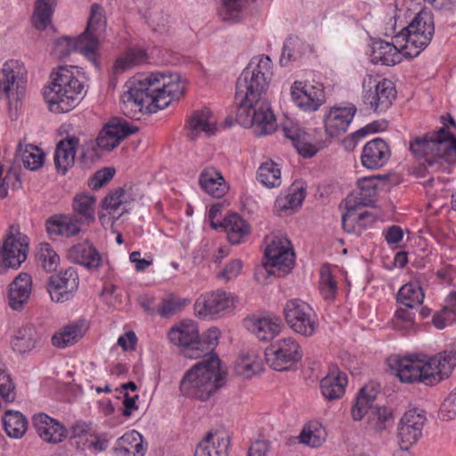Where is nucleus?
I'll list each match as a JSON object with an SVG mask.
<instances>
[{
  "label": "nucleus",
  "mask_w": 456,
  "mask_h": 456,
  "mask_svg": "<svg viewBox=\"0 0 456 456\" xmlns=\"http://www.w3.org/2000/svg\"><path fill=\"white\" fill-rule=\"evenodd\" d=\"M273 62L268 55L253 57L237 79L236 122L253 128L257 136L275 131L277 124L269 102L265 100L273 76Z\"/></svg>",
  "instance_id": "1"
},
{
  "label": "nucleus",
  "mask_w": 456,
  "mask_h": 456,
  "mask_svg": "<svg viewBox=\"0 0 456 456\" xmlns=\"http://www.w3.org/2000/svg\"><path fill=\"white\" fill-rule=\"evenodd\" d=\"M388 363L403 383L434 386L452 374L456 367V350H445L433 356L423 354L392 356Z\"/></svg>",
  "instance_id": "2"
},
{
  "label": "nucleus",
  "mask_w": 456,
  "mask_h": 456,
  "mask_svg": "<svg viewBox=\"0 0 456 456\" xmlns=\"http://www.w3.org/2000/svg\"><path fill=\"white\" fill-rule=\"evenodd\" d=\"M225 372L216 355L204 358L187 370L180 382L181 394L189 398L207 401L224 385Z\"/></svg>",
  "instance_id": "3"
},
{
  "label": "nucleus",
  "mask_w": 456,
  "mask_h": 456,
  "mask_svg": "<svg viewBox=\"0 0 456 456\" xmlns=\"http://www.w3.org/2000/svg\"><path fill=\"white\" fill-rule=\"evenodd\" d=\"M74 66H60L51 74V84L44 91L49 110L55 113L69 112L84 98V84L74 76Z\"/></svg>",
  "instance_id": "4"
},
{
  "label": "nucleus",
  "mask_w": 456,
  "mask_h": 456,
  "mask_svg": "<svg viewBox=\"0 0 456 456\" xmlns=\"http://www.w3.org/2000/svg\"><path fill=\"white\" fill-rule=\"evenodd\" d=\"M107 20L103 7L94 3L90 8V15L85 31L77 38L65 37L61 41L66 43L67 48L61 52L62 57L77 52L91 61L95 67L99 66L96 58L99 37L105 32Z\"/></svg>",
  "instance_id": "5"
},
{
  "label": "nucleus",
  "mask_w": 456,
  "mask_h": 456,
  "mask_svg": "<svg viewBox=\"0 0 456 456\" xmlns=\"http://www.w3.org/2000/svg\"><path fill=\"white\" fill-rule=\"evenodd\" d=\"M146 81H142V77L137 76L126 84V90L121 95V110L123 113L130 118L140 119L142 113H155L159 110H164L173 101L170 98L160 101L156 107L151 110L153 102L151 98L157 97L158 92H151L150 86L144 85Z\"/></svg>",
  "instance_id": "6"
},
{
  "label": "nucleus",
  "mask_w": 456,
  "mask_h": 456,
  "mask_svg": "<svg viewBox=\"0 0 456 456\" xmlns=\"http://www.w3.org/2000/svg\"><path fill=\"white\" fill-rule=\"evenodd\" d=\"M435 32V24L431 12L425 9L418 12L410 24L395 36L397 44L404 41V45H400L404 50V55L409 58L418 56L431 42Z\"/></svg>",
  "instance_id": "7"
},
{
  "label": "nucleus",
  "mask_w": 456,
  "mask_h": 456,
  "mask_svg": "<svg viewBox=\"0 0 456 456\" xmlns=\"http://www.w3.org/2000/svg\"><path fill=\"white\" fill-rule=\"evenodd\" d=\"M377 394L378 392L373 386L362 387L352 408V416L354 420H361L366 416L371 428L382 431L387 428V423L392 420L393 414L389 408L373 404Z\"/></svg>",
  "instance_id": "8"
},
{
  "label": "nucleus",
  "mask_w": 456,
  "mask_h": 456,
  "mask_svg": "<svg viewBox=\"0 0 456 456\" xmlns=\"http://www.w3.org/2000/svg\"><path fill=\"white\" fill-rule=\"evenodd\" d=\"M18 62L6 61L0 70V99L3 96L8 100V114L12 120L18 119L25 96L24 86L20 84L19 71H16Z\"/></svg>",
  "instance_id": "9"
},
{
  "label": "nucleus",
  "mask_w": 456,
  "mask_h": 456,
  "mask_svg": "<svg viewBox=\"0 0 456 456\" xmlns=\"http://www.w3.org/2000/svg\"><path fill=\"white\" fill-rule=\"evenodd\" d=\"M266 261L263 269L272 275L280 276V272L289 273L295 262V253L290 241L285 237H274L265 250Z\"/></svg>",
  "instance_id": "10"
},
{
  "label": "nucleus",
  "mask_w": 456,
  "mask_h": 456,
  "mask_svg": "<svg viewBox=\"0 0 456 456\" xmlns=\"http://www.w3.org/2000/svg\"><path fill=\"white\" fill-rule=\"evenodd\" d=\"M287 324L296 333L304 337H311L315 333L318 323L314 309L301 299L289 300L283 308Z\"/></svg>",
  "instance_id": "11"
},
{
  "label": "nucleus",
  "mask_w": 456,
  "mask_h": 456,
  "mask_svg": "<svg viewBox=\"0 0 456 456\" xmlns=\"http://www.w3.org/2000/svg\"><path fill=\"white\" fill-rule=\"evenodd\" d=\"M142 81H146L144 85L150 86L151 92H158L159 94L151 98L152 105L151 110L157 107L162 100L170 98L172 101L178 100L184 94V86L179 83V75L166 74L165 72H151L149 74L139 75Z\"/></svg>",
  "instance_id": "12"
},
{
  "label": "nucleus",
  "mask_w": 456,
  "mask_h": 456,
  "mask_svg": "<svg viewBox=\"0 0 456 456\" xmlns=\"http://www.w3.org/2000/svg\"><path fill=\"white\" fill-rule=\"evenodd\" d=\"M456 135L448 130L446 123L437 131L426 134L422 137H415L410 142V151L418 159H423L425 163L444 149L448 143L452 142Z\"/></svg>",
  "instance_id": "13"
},
{
  "label": "nucleus",
  "mask_w": 456,
  "mask_h": 456,
  "mask_svg": "<svg viewBox=\"0 0 456 456\" xmlns=\"http://www.w3.org/2000/svg\"><path fill=\"white\" fill-rule=\"evenodd\" d=\"M265 354L270 366L279 371L288 370L303 356L300 346L290 337L273 342L265 349Z\"/></svg>",
  "instance_id": "14"
},
{
  "label": "nucleus",
  "mask_w": 456,
  "mask_h": 456,
  "mask_svg": "<svg viewBox=\"0 0 456 456\" xmlns=\"http://www.w3.org/2000/svg\"><path fill=\"white\" fill-rule=\"evenodd\" d=\"M168 338L174 345L180 347L181 353L186 358H200V334L197 323L187 320L180 322L179 325L173 327L168 332Z\"/></svg>",
  "instance_id": "15"
},
{
  "label": "nucleus",
  "mask_w": 456,
  "mask_h": 456,
  "mask_svg": "<svg viewBox=\"0 0 456 456\" xmlns=\"http://www.w3.org/2000/svg\"><path fill=\"white\" fill-rule=\"evenodd\" d=\"M369 78V89H366V82H363V102L369 104L375 112L387 111L396 97V90L394 83L389 79H382L379 81Z\"/></svg>",
  "instance_id": "16"
},
{
  "label": "nucleus",
  "mask_w": 456,
  "mask_h": 456,
  "mask_svg": "<svg viewBox=\"0 0 456 456\" xmlns=\"http://www.w3.org/2000/svg\"><path fill=\"white\" fill-rule=\"evenodd\" d=\"M138 131L136 126L131 125L122 118H112L107 122L96 138L97 146L106 151H110L130 134Z\"/></svg>",
  "instance_id": "17"
},
{
  "label": "nucleus",
  "mask_w": 456,
  "mask_h": 456,
  "mask_svg": "<svg viewBox=\"0 0 456 456\" xmlns=\"http://www.w3.org/2000/svg\"><path fill=\"white\" fill-rule=\"evenodd\" d=\"M78 284L77 271L73 267H69L49 277L47 291L53 301L63 303L74 297Z\"/></svg>",
  "instance_id": "18"
},
{
  "label": "nucleus",
  "mask_w": 456,
  "mask_h": 456,
  "mask_svg": "<svg viewBox=\"0 0 456 456\" xmlns=\"http://www.w3.org/2000/svg\"><path fill=\"white\" fill-rule=\"evenodd\" d=\"M427 421L424 411L418 409L407 411L398 427L400 450H407L422 436V429Z\"/></svg>",
  "instance_id": "19"
},
{
  "label": "nucleus",
  "mask_w": 456,
  "mask_h": 456,
  "mask_svg": "<svg viewBox=\"0 0 456 456\" xmlns=\"http://www.w3.org/2000/svg\"><path fill=\"white\" fill-rule=\"evenodd\" d=\"M293 102L304 111H315L325 102V93L322 84L315 86L295 81L290 88Z\"/></svg>",
  "instance_id": "20"
},
{
  "label": "nucleus",
  "mask_w": 456,
  "mask_h": 456,
  "mask_svg": "<svg viewBox=\"0 0 456 456\" xmlns=\"http://www.w3.org/2000/svg\"><path fill=\"white\" fill-rule=\"evenodd\" d=\"M28 238L18 232L10 233L4 240L0 250V261L5 268L17 269L27 259Z\"/></svg>",
  "instance_id": "21"
},
{
  "label": "nucleus",
  "mask_w": 456,
  "mask_h": 456,
  "mask_svg": "<svg viewBox=\"0 0 456 456\" xmlns=\"http://www.w3.org/2000/svg\"><path fill=\"white\" fill-rule=\"evenodd\" d=\"M194 306L196 314L207 319L233 308L234 301L229 293L216 290L200 297Z\"/></svg>",
  "instance_id": "22"
},
{
  "label": "nucleus",
  "mask_w": 456,
  "mask_h": 456,
  "mask_svg": "<svg viewBox=\"0 0 456 456\" xmlns=\"http://www.w3.org/2000/svg\"><path fill=\"white\" fill-rule=\"evenodd\" d=\"M33 425L40 438L49 444H60L68 435L67 428L60 421L45 413L35 414Z\"/></svg>",
  "instance_id": "23"
},
{
  "label": "nucleus",
  "mask_w": 456,
  "mask_h": 456,
  "mask_svg": "<svg viewBox=\"0 0 456 456\" xmlns=\"http://www.w3.org/2000/svg\"><path fill=\"white\" fill-rule=\"evenodd\" d=\"M244 327L258 340L268 342L273 340L281 330V320L269 316H248L243 320Z\"/></svg>",
  "instance_id": "24"
},
{
  "label": "nucleus",
  "mask_w": 456,
  "mask_h": 456,
  "mask_svg": "<svg viewBox=\"0 0 456 456\" xmlns=\"http://www.w3.org/2000/svg\"><path fill=\"white\" fill-rule=\"evenodd\" d=\"M356 107L350 104L346 107H332L325 115V131L330 137H337L345 133L352 122Z\"/></svg>",
  "instance_id": "25"
},
{
  "label": "nucleus",
  "mask_w": 456,
  "mask_h": 456,
  "mask_svg": "<svg viewBox=\"0 0 456 456\" xmlns=\"http://www.w3.org/2000/svg\"><path fill=\"white\" fill-rule=\"evenodd\" d=\"M360 207L355 204L343 215L342 227L346 232L361 235L378 220L379 216L373 210L357 212Z\"/></svg>",
  "instance_id": "26"
},
{
  "label": "nucleus",
  "mask_w": 456,
  "mask_h": 456,
  "mask_svg": "<svg viewBox=\"0 0 456 456\" xmlns=\"http://www.w3.org/2000/svg\"><path fill=\"white\" fill-rule=\"evenodd\" d=\"M390 155L387 143L383 139L377 137L364 145L361 160L362 166L366 168L378 169L386 165Z\"/></svg>",
  "instance_id": "27"
},
{
  "label": "nucleus",
  "mask_w": 456,
  "mask_h": 456,
  "mask_svg": "<svg viewBox=\"0 0 456 456\" xmlns=\"http://www.w3.org/2000/svg\"><path fill=\"white\" fill-rule=\"evenodd\" d=\"M187 137L195 141L204 133L210 136L216 134V125L212 112L208 108L194 110L186 123Z\"/></svg>",
  "instance_id": "28"
},
{
  "label": "nucleus",
  "mask_w": 456,
  "mask_h": 456,
  "mask_svg": "<svg viewBox=\"0 0 456 456\" xmlns=\"http://www.w3.org/2000/svg\"><path fill=\"white\" fill-rule=\"evenodd\" d=\"M230 436L222 432H208L197 444L194 456H228Z\"/></svg>",
  "instance_id": "29"
},
{
  "label": "nucleus",
  "mask_w": 456,
  "mask_h": 456,
  "mask_svg": "<svg viewBox=\"0 0 456 456\" xmlns=\"http://www.w3.org/2000/svg\"><path fill=\"white\" fill-rule=\"evenodd\" d=\"M347 376L336 365L330 367L326 376L320 382L322 395L329 401L339 399L345 394Z\"/></svg>",
  "instance_id": "30"
},
{
  "label": "nucleus",
  "mask_w": 456,
  "mask_h": 456,
  "mask_svg": "<svg viewBox=\"0 0 456 456\" xmlns=\"http://www.w3.org/2000/svg\"><path fill=\"white\" fill-rule=\"evenodd\" d=\"M83 225L85 224L72 214L54 215L45 222V228L49 234L68 238L78 234L82 231Z\"/></svg>",
  "instance_id": "31"
},
{
  "label": "nucleus",
  "mask_w": 456,
  "mask_h": 456,
  "mask_svg": "<svg viewBox=\"0 0 456 456\" xmlns=\"http://www.w3.org/2000/svg\"><path fill=\"white\" fill-rule=\"evenodd\" d=\"M32 287V278L27 273H20L9 285V305L13 310H20L27 303Z\"/></svg>",
  "instance_id": "32"
},
{
  "label": "nucleus",
  "mask_w": 456,
  "mask_h": 456,
  "mask_svg": "<svg viewBox=\"0 0 456 456\" xmlns=\"http://www.w3.org/2000/svg\"><path fill=\"white\" fill-rule=\"evenodd\" d=\"M68 256L73 263L86 268L96 269L102 264L100 253L88 240L72 246L68 251Z\"/></svg>",
  "instance_id": "33"
},
{
  "label": "nucleus",
  "mask_w": 456,
  "mask_h": 456,
  "mask_svg": "<svg viewBox=\"0 0 456 456\" xmlns=\"http://www.w3.org/2000/svg\"><path fill=\"white\" fill-rule=\"evenodd\" d=\"M79 140L75 136H68L60 141L54 153V164L57 171L65 175L73 167Z\"/></svg>",
  "instance_id": "34"
},
{
  "label": "nucleus",
  "mask_w": 456,
  "mask_h": 456,
  "mask_svg": "<svg viewBox=\"0 0 456 456\" xmlns=\"http://www.w3.org/2000/svg\"><path fill=\"white\" fill-rule=\"evenodd\" d=\"M219 226L224 229L229 241L234 245L241 243L250 233L249 224L237 213L228 214Z\"/></svg>",
  "instance_id": "35"
},
{
  "label": "nucleus",
  "mask_w": 456,
  "mask_h": 456,
  "mask_svg": "<svg viewBox=\"0 0 456 456\" xmlns=\"http://www.w3.org/2000/svg\"><path fill=\"white\" fill-rule=\"evenodd\" d=\"M83 321L70 322L55 332L52 337V344L58 348H66L75 345L85 334Z\"/></svg>",
  "instance_id": "36"
},
{
  "label": "nucleus",
  "mask_w": 456,
  "mask_h": 456,
  "mask_svg": "<svg viewBox=\"0 0 456 456\" xmlns=\"http://www.w3.org/2000/svg\"><path fill=\"white\" fill-rule=\"evenodd\" d=\"M402 56L399 49L394 43L379 40L373 43L371 61L375 64L394 66L400 63Z\"/></svg>",
  "instance_id": "37"
},
{
  "label": "nucleus",
  "mask_w": 456,
  "mask_h": 456,
  "mask_svg": "<svg viewBox=\"0 0 456 456\" xmlns=\"http://www.w3.org/2000/svg\"><path fill=\"white\" fill-rule=\"evenodd\" d=\"M387 176L370 175L358 180L359 193L355 197L356 206L374 207L379 183Z\"/></svg>",
  "instance_id": "38"
},
{
  "label": "nucleus",
  "mask_w": 456,
  "mask_h": 456,
  "mask_svg": "<svg viewBox=\"0 0 456 456\" xmlns=\"http://www.w3.org/2000/svg\"><path fill=\"white\" fill-rule=\"evenodd\" d=\"M96 198L86 193L77 194L72 201V215L85 225H90L95 221L94 205Z\"/></svg>",
  "instance_id": "39"
},
{
  "label": "nucleus",
  "mask_w": 456,
  "mask_h": 456,
  "mask_svg": "<svg viewBox=\"0 0 456 456\" xmlns=\"http://www.w3.org/2000/svg\"><path fill=\"white\" fill-rule=\"evenodd\" d=\"M38 339L39 336L36 328L32 324L27 323L18 329L11 344L14 351L25 354L36 346Z\"/></svg>",
  "instance_id": "40"
},
{
  "label": "nucleus",
  "mask_w": 456,
  "mask_h": 456,
  "mask_svg": "<svg viewBox=\"0 0 456 456\" xmlns=\"http://www.w3.org/2000/svg\"><path fill=\"white\" fill-rule=\"evenodd\" d=\"M200 184L201 188L214 198L224 196L226 186L223 176L215 169H206L200 175Z\"/></svg>",
  "instance_id": "41"
},
{
  "label": "nucleus",
  "mask_w": 456,
  "mask_h": 456,
  "mask_svg": "<svg viewBox=\"0 0 456 456\" xmlns=\"http://www.w3.org/2000/svg\"><path fill=\"white\" fill-rule=\"evenodd\" d=\"M425 295L417 282H408L399 289L396 301L407 308H415L422 305Z\"/></svg>",
  "instance_id": "42"
},
{
  "label": "nucleus",
  "mask_w": 456,
  "mask_h": 456,
  "mask_svg": "<svg viewBox=\"0 0 456 456\" xmlns=\"http://www.w3.org/2000/svg\"><path fill=\"white\" fill-rule=\"evenodd\" d=\"M284 136L289 139L298 154L304 158H311L315 155V147L308 142L306 134L298 127H284Z\"/></svg>",
  "instance_id": "43"
},
{
  "label": "nucleus",
  "mask_w": 456,
  "mask_h": 456,
  "mask_svg": "<svg viewBox=\"0 0 456 456\" xmlns=\"http://www.w3.org/2000/svg\"><path fill=\"white\" fill-rule=\"evenodd\" d=\"M3 426L7 436L20 438L27 430L28 421L18 411H7L2 418Z\"/></svg>",
  "instance_id": "44"
},
{
  "label": "nucleus",
  "mask_w": 456,
  "mask_h": 456,
  "mask_svg": "<svg viewBox=\"0 0 456 456\" xmlns=\"http://www.w3.org/2000/svg\"><path fill=\"white\" fill-rule=\"evenodd\" d=\"M305 186L302 182L294 183L287 195L276 200V207L281 210L295 209L301 207L305 198Z\"/></svg>",
  "instance_id": "45"
},
{
  "label": "nucleus",
  "mask_w": 456,
  "mask_h": 456,
  "mask_svg": "<svg viewBox=\"0 0 456 456\" xmlns=\"http://www.w3.org/2000/svg\"><path fill=\"white\" fill-rule=\"evenodd\" d=\"M20 157L23 166L32 171L40 168L44 163L45 154L37 146L20 142L17 147L16 158Z\"/></svg>",
  "instance_id": "46"
},
{
  "label": "nucleus",
  "mask_w": 456,
  "mask_h": 456,
  "mask_svg": "<svg viewBox=\"0 0 456 456\" xmlns=\"http://www.w3.org/2000/svg\"><path fill=\"white\" fill-rule=\"evenodd\" d=\"M36 257L41 267L47 273L55 271L60 264V256L49 243L38 245Z\"/></svg>",
  "instance_id": "47"
},
{
  "label": "nucleus",
  "mask_w": 456,
  "mask_h": 456,
  "mask_svg": "<svg viewBox=\"0 0 456 456\" xmlns=\"http://www.w3.org/2000/svg\"><path fill=\"white\" fill-rule=\"evenodd\" d=\"M53 12V0H37L33 14V23L37 29L44 30L51 22Z\"/></svg>",
  "instance_id": "48"
},
{
  "label": "nucleus",
  "mask_w": 456,
  "mask_h": 456,
  "mask_svg": "<svg viewBox=\"0 0 456 456\" xmlns=\"http://www.w3.org/2000/svg\"><path fill=\"white\" fill-rule=\"evenodd\" d=\"M258 181L268 188L277 187L281 184V170L273 161L263 163L257 170Z\"/></svg>",
  "instance_id": "49"
},
{
  "label": "nucleus",
  "mask_w": 456,
  "mask_h": 456,
  "mask_svg": "<svg viewBox=\"0 0 456 456\" xmlns=\"http://www.w3.org/2000/svg\"><path fill=\"white\" fill-rule=\"evenodd\" d=\"M20 174L15 167H10L4 171L0 164V199H4L8 194V189L18 190L21 187Z\"/></svg>",
  "instance_id": "50"
},
{
  "label": "nucleus",
  "mask_w": 456,
  "mask_h": 456,
  "mask_svg": "<svg viewBox=\"0 0 456 456\" xmlns=\"http://www.w3.org/2000/svg\"><path fill=\"white\" fill-rule=\"evenodd\" d=\"M245 0H222L218 12L224 21L238 22L241 18V10Z\"/></svg>",
  "instance_id": "51"
},
{
  "label": "nucleus",
  "mask_w": 456,
  "mask_h": 456,
  "mask_svg": "<svg viewBox=\"0 0 456 456\" xmlns=\"http://www.w3.org/2000/svg\"><path fill=\"white\" fill-rule=\"evenodd\" d=\"M0 395L4 403L13 402L15 399V386L10 376L5 372V365L0 360Z\"/></svg>",
  "instance_id": "52"
},
{
  "label": "nucleus",
  "mask_w": 456,
  "mask_h": 456,
  "mask_svg": "<svg viewBox=\"0 0 456 456\" xmlns=\"http://www.w3.org/2000/svg\"><path fill=\"white\" fill-rule=\"evenodd\" d=\"M218 336L219 330L216 328L209 329L206 333H204L201 337H200V357L207 356L209 357L214 355L212 353L214 352L217 343H218Z\"/></svg>",
  "instance_id": "53"
},
{
  "label": "nucleus",
  "mask_w": 456,
  "mask_h": 456,
  "mask_svg": "<svg viewBox=\"0 0 456 456\" xmlns=\"http://www.w3.org/2000/svg\"><path fill=\"white\" fill-rule=\"evenodd\" d=\"M299 45V40L297 37H288L284 43L280 57V64L282 67L288 66L291 61L297 59L296 48Z\"/></svg>",
  "instance_id": "54"
},
{
  "label": "nucleus",
  "mask_w": 456,
  "mask_h": 456,
  "mask_svg": "<svg viewBox=\"0 0 456 456\" xmlns=\"http://www.w3.org/2000/svg\"><path fill=\"white\" fill-rule=\"evenodd\" d=\"M298 438L301 444H306L313 448L321 446L324 441V438L321 436L320 429L315 428L313 430L310 427L306 426L304 427Z\"/></svg>",
  "instance_id": "55"
},
{
  "label": "nucleus",
  "mask_w": 456,
  "mask_h": 456,
  "mask_svg": "<svg viewBox=\"0 0 456 456\" xmlns=\"http://www.w3.org/2000/svg\"><path fill=\"white\" fill-rule=\"evenodd\" d=\"M115 168L113 167H103L97 172L89 179L88 185L93 190H97L102 188L104 184L110 182L114 175Z\"/></svg>",
  "instance_id": "56"
},
{
  "label": "nucleus",
  "mask_w": 456,
  "mask_h": 456,
  "mask_svg": "<svg viewBox=\"0 0 456 456\" xmlns=\"http://www.w3.org/2000/svg\"><path fill=\"white\" fill-rule=\"evenodd\" d=\"M320 287L325 299H333L335 297L338 286L330 272H322Z\"/></svg>",
  "instance_id": "57"
},
{
  "label": "nucleus",
  "mask_w": 456,
  "mask_h": 456,
  "mask_svg": "<svg viewBox=\"0 0 456 456\" xmlns=\"http://www.w3.org/2000/svg\"><path fill=\"white\" fill-rule=\"evenodd\" d=\"M125 190L118 188L108 194L102 200V208L110 214L115 212L124 203Z\"/></svg>",
  "instance_id": "58"
},
{
  "label": "nucleus",
  "mask_w": 456,
  "mask_h": 456,
  "mask_svg": "<svg viewBox=\"0 0 456 456\" xmlns=\"http://www.w3.org/2000/svg\"><path fill=\"white\" fill-rule=\"evenodd\" d=\"M242 266L240 259H232L216 274V277L225 281L235 279L240 273Z\"/></svg>",
  "instance_id": "59"
},
{
  "label": "nucleus",
  "mask_w": 456,
  "mask_h": 456,
  "mask_svg": "<svg viewBox=\"0 0 456 456\" xmlns=\"http://www.w3.org/2000/svg\"><path fill=\"white\" fill-rule=\"evenodd\" d=\"M454 322H456V314L444 307L440 311L436 312L432 318V324L438 330H443Z\"/></svg>",
  "instance_id": "60"
},
{
  "label": "nucleus",
  "mask_w": 456,
  "mask_h": 456,
  "mask_svg": "<svg viewBox=\"0 0 456 456\" xmlns=\"http://www.w3.org/2000/svg\"><path fill=\"white\" fill-rule=\"evenodd\" d=\"M183 307V304L175 301L174 298L163 299L158 307V313L161 317H170Z\"/></svg>",
  "instance_id": "61"
},
{
  "label": "nucleus",
  "mask_w": 456,
  "mask_h": 456,
  "mask_svg": "<svg viewBox=\"0 0 456 456\" xmlns=\"http://www.w3.org/2000/svg\"><path fill=\"white\" fill-rule=\"evenodd\" d=\"M440 415L444 420H450L456 417V394L446 397L440 408Z\"/></svg>",
  "instance_id": "62"
},
{
  "label": "nucleus",
  "mask_w": 456,
  "mask_h": 456,
  "mask_svg": "<svg viewBox=\"0 0 456 456\" xmlns=\"http://www.w3.org/2000/svg\"><path fill=\"white\" fill-rule=\"evenodd\" d=\"M147 22L154 32L164 33L167 29V17L161 12L150 14Z\"/></svg>",
  "instance_id": "63"
},
{
  "label": "nucleus",
  "mask_w": 456,
  "mask_h": 456,
  "mask_svg": "<svg viewBox=\"0 0 456 456\" xmlns=\"http://www.w3.org/2000/svg\"><path fill=\"white\" fill-rule=\"evenodd\" d=\"M384 234L388 244H396L403 240V231L398 225H392L385 232Z\"/></svg>",
  "instance_id": "64"
}]
</instances>
